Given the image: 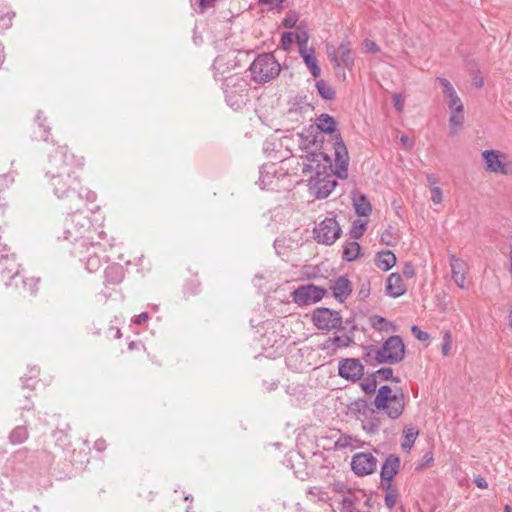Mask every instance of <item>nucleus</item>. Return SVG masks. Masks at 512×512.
<instances>
[{
	"label": "nucleus",
	"mask_w": 512,
	"mask_h": 512,
	"mask_svg": "<svg viewBox=\"0 0 512 512\" xmlns=\"http://www.w3.org/2000/svg\"><path fill=\"white\" fill-rule=\"evenodd\" d=\"M73 166L82 167L83 158H76L74 155L68 157L67 146H57L49 156L46 175L50 177V184L54 194L62 200L67 201L70 210L78 211L83 204V198L94 201V192L83 189L81 181Z\"/></svg>",
	"instance_id": "obj_1"
},
{
	"label": "nucleus",
	"mask_w": 512,
	"mask_h": 512,
	"mask_svg": "<svg viewBox=\"0 0 512 512\" xmlns=\"http://www.w3.org/2000/svg\"><path fill=\"white\" fill-rule=\"evenodd\" d=\"M307 163L304 164L303 172H314L315 175L309 180L310 189L318 199H324L336 187V181L327 174L331 168L330 157L322 152L310 153L306 155Z\"/></svg>",
	"instance_id": "obj_2"
},
{
	"label": "nucleus",
	"mask_w": 512,
	"mask_h": 512,
	"mask_svg": "<svg viewBox=\"0 0 512 512\" xmlns=\"http://www.w3.org/2000/svg\"><path fill=\"white\" fill-rule=\"evenodd\" d=\"M316 125L320 131L330 135L334 134L335 174L340 179H346L348 177L349 164L348 150L340 133H336L335 119L323 113L317 118Z\"/></svg>",
	"instance_id": "obj_3"
},
{
	"label": "nucleus",
	"mask_w": 512,
	"mask_h": 512,
	"mask_svg": "<svg viewBox=\"0 0 512 512\" xmlns=\"http://www.w3.org/2000/svg\"><path fill=\"white\" fill-rule=\"evenodd\" d=\"M373 405L378 412H383L388 418L395 420L405 409L406 396L400 388L392 389L383 385L378 389Z\"/></svg>",
	"instance_id": "obj_4"
},
{
	"label": "nucleus",
	"mask_w": 512,
	"mask_h": 512,
	"mask_svg": "<svg viewBox=\"0 0 512 512\" xmlns=\"http://www.w3.org/2000/svg\"><path fill=\"white\" fill-rule=\"evenodd\" d=\"M63 239L75 244L78 248H87L92 243L91 234L94 232L90 220L81 214L65 219Z\"/></svg>",
	"instance_id": "obj_5"
},
{
	"label": "nucleus",
	"mask_w": 512,
	"mask_h": 512,
	"mask_svg": "<svg viewBox=\"0 0 512 512\" xmlns=\"http://www.w3.org/2000/svg\"><path fill=\"white\" fill-rule=\"evenodd\" d=\"M223 89L227 104L235 110L248 101L249 83L241 76L231 75L224 78Z\"/></svg>",
	"instance_id": "obj_6"
},
{
	"label": "nucleus",
	"mask_w": 512,
	"mask_h": 512,
	"mask_svg": "<svg viewBox=\"0 0 512 512\" xmlns=\"http://www.w3.org/2000/svg\"><path fill=\"white\" fill-rule=\"evenodd\" d=\"M249 69L256 83H267L279 75L281 67L271 53H264L254 59Z\"/></svg>",
	"instance_id": "obj_7"
},
{
	"label": "nucleus",
	"mask_w": 512,
	"mask_h": 512,
	"mask_svg": "<svg viewBox=\"0 0 512 512\" xmlns=\"http://www.w3.org/2000/svg\"><path fill=\"white\" fill-rule=\"evenodd\" d=\"M20 269L21 265L17 263L16 255L0 241V276L1 280H9L5 282L6 287L11 286L12 281L20 277Z\"/></svg>",
	"instance_id": "obj_8"
},
{
	"label": "nucleus",
	"mask_w": 512,
	"mask_h": 512,
	"mask_svg": "<svg viewBox=\"0 0 512 512\" xmlns=\"http://www.w3.org/2000/svg\"><path fill=\"white\" fill-rule=\"evenodd\" d=\"M341 228L334 218H325L314 228V236L318 243L332 245L341 235Z\"/></svg>",
	"instance_id": "obj_9"
},
{
	"label": "nucleus",
	"mask_w": 512,
	"mask_h": 512,
	"mask_svg": "<svg viewBox=\"0 0 512 512\" xmlns=\"http://www.w3.org/2000/svg\"><path fill=\"white\" fill-rule=\"evenodd\" d=\"M322 287L307 284L301 285L292 293L293 301L300 306H307L319 302L325 295Z\"/></svg>",
	"instance_id": "obj_10"
},
{
	"label": "nucleus",
	"mask_w": 512,
	"mask_h": 512,
	"mask_svg": "<svg viewBox=\"0 0 512 512\" xmlns=\"http://www.w3.org/2000/svg\"><path fill=\"white\" fill-rule=\"evenodd\" d=\"M384 363L395 364L400 362L405 355V346L399 336H390L380 347Z\"/></svg>",
	"instance_id": "obj_11"
},
{
	"label": "nucleus",
	"mask_w": 512,
	"mask_h": 512,
	"mask_svg": "<svg viewBox=\"0 0 512 512\" xmlns=\"http://www.w3.org/2000/svg\"><path fill=\"white\" fill-rule=\"evenodd\" d=\"M314 325L321 330L337 329L342 324L340 313L328 308H318L313 312Z\"/></svg>",
	"instance_id": "obj_12"
},
{
	"label": "nucleus",
	"mask_w": 512,
	"mask_h": 512,
	"mask_svg": "<svg viewBox=\"0 0 512 512\" xmlns=\"http://www.w3.org/2000/svg\"><path fill=\"white\" fill-rule=\"evenodd\" d=\"M101 245L93 242L87 245V248L74 247L73 254L86 263L89 272H95L101 267V259L98 251H101Z\"/></svg>",
	"instance_id": "obj_13"
},
{
	"label": "nucleus",
	"mask_w": 512,
	"mask_h": 512,
	"mask_svg": "<svg viewBox=\"0 0 512 512\" xmlns=\"http://www.w3.org/2000/svg\"><path fill=\"white\" fill-rule=\"evenodd\" d=\"M377 467V459L368 452L356 453L351 460L352 471L358 476L372 474Z\"/></svg>",
	"instance_id": "obj_14"
},
{
	"label": "nucleus",
	"mask_w": 512,
	"mask_h": 512,
	"mask_svg": "<svg viewBox=\"0 0 512 512\" xmlns=\"http://www.w3.org/2000/svg\"><path fill=\"white\" fill-rule=\"evenodd\" d=\"M338 372L346 380L357 381L363 376L364 367L359 359L346 358L339 362Z\"/></svg>",
	"instance_id": "obj_15"
},
{
	"label": "nucleus",
	"mask_w": 512,
	"mask_h": 512,
	"mask_svg": "<svg viewBox=\"0 0 512 512\" xmlns=\"http://www.w3.org/2000/svg\"><path fill=\"white\" fill-rule=\"evenodd\" d=\"M400 468V458L396 454H389L382 467H381V479L383 486L387 489L390 488L391 482L394 476L398 473Z\"/></svg>",
	"instance_id": "obj_16"
},
{
	"label": "nucleus",
	"mask_w": 512,
	"mask_h": 512,
	"mask_svg": "<svg viewBox=\"0 0 512 512\" xmlns=\"http://www.w3.org/2000/svg\"><path fill=\"white\" fill-rule=\"evenodd\" d=\"M482 156L486 163V170L491 173L507 175L508 169L505 163L500 159L502 154L496 150H485Z\"/></svg>",
	"instance_id": "obj_17"
},
{
	"label": "nucleus",
	"mask_w": 512,
	"mask_h": 512,
	"mask_svg": "<svg viewBox=\"0 0 512 512\" xmlns=\"http://www.w3.org/2000/svg\"><path fill=\"white\" fill-rule=\"evenodd\" d=\"M437 81L442 87V93L448 108L450 110L464 108L463 103L459 96L457 95L452 84L445 78H438Z\"/></svg>",
	"instance_id": "obj_18"
},
{
	"label": "nucleus",
	"mask_w": 512,
	"mask_h": 512,
	"mask_svg": "<svg viewBox=\"0 0 512 512\" xmlns=\"http://www.w3.org/2000/svg\"><path fill=\"white\" fill-rule=\"evenodd\" d=\"M450 267L452 279L454 280L455 284L461 289L466 288L465 279L468 270L467 264L462 259L456 257L455 255H451Z\"/></svg>",
	"instance_id": "obj_19"
},
{
	"label": "nucleus",
	"mask_w": 512,
	"mask_h": 512,
	"mask_svg": "<svg viewBox=\"0 0 512 512\" xmlns=\"http://www.w3.org/2000/svg\"><path fill=\"white\" fill-rule=\"evenodd\" d=\"M386 292L393 298L399 297L406 292V286L403 283L400 274L392 273L388 276L386 281Z\"/></svg>",
	"instance_id": "obj_20"
},
{
	"label": "nucleus",
	"mask_w": 512,
	"mask_h": 512,
	"mask_svg": "<svg viewBox=\"0 0 512 512\" xmlns=\"http://www.w3.org/2000/svg\"><path fill=\"white\" fill-rule=\"evenodd\" d=\"M348 412L356 419L362 421L363 418L371 415V408L364 399H357L351 402L348 406Z\"/></svg>",
	"instance_id": "obj_21"
},
{
	"label": "nucleus",
	"mask_w": 512,
	"mask_h": 512,
	"mask_svg": "<svg viewBox=\"0 0 512 512\" xmlns=\"http://www.w3.org/2000/svg\"><path fill=\"white\" fill-rule=\"evenodd\" d=\"M333 295L336 299L343 301L352 292L351 282L345 277H339L332 286Z\"/></svg>",
	"instance_id": "obj_22"
},
{
	"label": "nucleus",
	"mask_w": 512,
	"mask_h": 512,
	"mask_svg": "<svg viewBox=\"0 0 512 512\" xmlns=\"http://www.w3.org/2000/svg\"><path fill=\"white\" fill-rule=\"evenodd\" d=\"M299 53L301 57L303 58L304 63L310 70L311 74L314 78H317L320 76L321 69L318 66L317 59L314 54L313 48H307V49H300Z\"/></svg>",
	"instance_id": "obj_23"
},
{
	"label": "nucleus",
	"mask_w": 512,
	"mask_h": 512,
	"mask_svg": "<svg viewBox=\"0 0 512 512\" xmlns=\"http://www.w3.org/2000/svg\"><path fill=\"white\" fill-rule=\"evenodd\" d=\"M353 340L354 334L352 331L343 335H334L333 337L328 338V340L324 343V348L329 349L331 347H348L351 343H353Z\"/></svg>",
	"instance_id": "obj_24"
},
{
	"label": "nucleus",
	"mask_w": 512,
	"mask_h": 512,
	"mask_svg": "<svg viewBox=\"0 0 512 512\" xmlns=\"http://www.w3.org/2000/svg\"><path fill=\"white\" fill-rule=\"evenodd\" d=\"M375 264L379 269L388 271L396 264V256L390 250L378 252Z\"/></svg>",
	"instance_id": "obj_25"
},
{
	"label": "nucleus",
	"mask_w": 512,
	"mask_h": 512,
	"mask_svg": "<svg viewBox=\"0 0 512 512\" xmlns=\"http://www.w3.org/2000/svg\"><path fill=\"white\" fill-rule=\"evenodd\" d=\"M338 52L340 54L341 65H344L348 69H352L354 65V53L351 48L349 41H343L339 47Z\"/></svg>",
	"instance_id": "obj_26"
},
{
	"label": "nucleus",
	"mask_w": 512,
	"mask_h": 512,
	"mask_svg": "<svg viewBox=\"0 0 512 512\" xmlns=\"http://www.w3.org/2000/svg\"><path fill=\"white\" fill-rule=\"evenodd\" d=\"M383 355L381 354L380 347L369 345L364 347L363 359L369 365H378L384 363L382 361Z\"/></svg>",
	"instance_id": "obj_27"
},
{
	"label": "nucleus",
	"mask_w": 512,
	"mask_h": 512,
	"mask_svg": "<svg viewBox=\"0 0 512 512\" xmlns=\"http://www.w3.org/2000/svg\"><path fill=\"white\" fill-rule=\"evenodd\" d=\"M451 115L449 118L450 135L454 136L457 134L460 127L464 123V108L450 110Z\"/></svg>",
	"instance_id": "obj_28"
},
{
	"label": "nucleus",
	"mask_w": 512,
	"mask_h": 512,
	"mask_svg": "<svg viewBox=\"0 0 512 512\" xmlns=\"http://www.w3.org/2000/svg\"><path fill=\"white\" fill-rule=\"evenodd\" d=\"M361 422L363 430L369 434L376 433L381 426V420L378 416L375 415L374 410H371V415L363 418Z\"/></svg>",
	"instance_id": "obj_29"
},
{
	"label": "nucleus",
	"mask_w": 512,
	"mask_h": 512,
	"mask_svg": "<svg viewBox=\"0 0 512 512\" xmlns=\"http://www.w3.org/2000/svg\"><path fill=\"white\" fill-rule=\"evenodd\" d=\"M29 437L26 426H17L9 434V442L13 445L24 443Z\"/></svg>",
	"instance_id": "obj_30"
},
{
	"label": "nucleus",
	"mask_w": 512,
	"mask_h": 512,
	"mask_svg": "<svg viewBox=\"0 0 512 512\" xmlns=\"http://www.w3.org/2000/svg\"><path fill=\"white\" fill-rule=\"evenodd\" d=\"M354 208L359 216H368L372 207L365 195H359L354 199Z\"/></svg>",
	"instance_id": "obj_31"
},
{
	"label": "nucleus",
	"mask_w": 512,
	"mask_h": 512,
	"mask_svg": "<svg viewBox=\"0 0 512 512\" xmlns=\"http://www.w3.org/2000/svg\"><path fill=\"white\" fill-rule=\"evenodd\" d=\"M361 247L357 242L346 243L343 247V259L351 262L358 258Z\"/></svg>",
	"instance_id": "obj_32"
},
{
	"label": "nucleus",
	"mask_w": 512,
	"mask_h": 512,
	"mask_svg": "<svg viewBox=\"0 0 512 512\" xmlns=\"http://www.w3.org/2000/svg\"><path fill=\"white\" fill-rule=\"evenodd\" d=\"M371 326L378 331H389L394 330L395 327L389 323L384 317L379 315H374L370 317Z\"/></svg>",
	"instance_id": "obj_33"
},
{
	"label": "nucleus",
	"mask_w": 512,
	"mask_h": 512,
	"mask_svg": "<svg viewBox=\"0 0 512 512\" xmlns=\"http://www.w3.org/2000/svg\"><path fill=\"white\" fill-rule=\"evenodd\" d=\"M316 88L320 96L325 100H332L335 97L334 89L324 80L317 81Z\"/></svg>",
	"instance_id": "obj_34"
},
{
	"label": "nucleus",
	"mask_w": 512,
	"mask_h": 512,
	"mask_svg": "<svg viewBox=\"0 0 512 512\" xmlns=\"http://www.w3.org/2000/svg\"><path fill=\"white\" fill-rule=\"evenodd\" d=\"M22 283L23 289L31 295H34L38 292L40 278L35 276L22 277Z\"/></svg>",
	"instance_id": "obj_35"
},
{
	"label": "nucleus",
	"mask_w": 512,
	"mask_h": 512,
	"mask_svg": "<svg viewBox=\"0 0 512 512\" xmlns=\"http://www.w3.org/2000/svg\"><path fill=\"white\" fill-rule=\"evenodd\" d=\"M419 434V431L415 428H408L404 431V442L401 446L404 450L408 451L414 445V442Z\"/></svg>",
	"instance_id": "obj_36"
},
{
	"label": "nucleus",
	"mask_w": 512,
	"mask_h": 512,
	"mask_svg": "<svg viewBox=\"0 0 512 512\" xmlns=\"http://www.w3.org/2000/svg\"><path fill=\"white\" fill-rule=\"evenodd\" d=\"M340 512H355L354 508V497L352 494L343 496V498L340 501Z\"/></svg>",
	"instance_id": "obj_37"
},
{
	"label": "nucleus",
	"mask_w": 512,
	"mask_h": 512,
	"mask_svg": "<svg viewBox=\"0 0 512 512\" xmlns=\"http://www.w3.org/2000/svg\"><path fill=\"white\" fill-rule=\"evenodd\" d=\"M294 38H295L297 44L299 45V50L307 49L309 35L306 30H301L298 27L297 32L294 34Z\"/></svg>",
	"instance_id": "obj_38"
},
{
	"label": "nucleus",
	"mask_w": 512,
	"mask_h": 512,
	"mask_svg": "<svg viewBox=\"0 0 512 512\" xmlns=\"http://www.w3.org/2000/svg\"><path fill=\"white\" fill-rule=\"evenodd\" d=\"M366 230V223L360 221H354L350 230V235L353 239H359L362 237Z\"/></svg>",
	"instance_id": "obj_39"
},
{
	"label": "nucleus",
	"mask_w": 512,
	"mask_h": 512,
	"mask_svg": "<svg viewBox=\"0 0 512 512\" xmlns=\"http://www.w3.org/2000/svg\"><path fill=\"white\" fill-rule=\"evenodd\" d=\"M381 242L387 246L396 244V237L392 227H389L381 234Z\"/></svg>",
	"instance_id": "obj_40"
},
{
	"label": "nucleus",
	"mask_w": 512,
	"mask_h": 512,
	"mask_svg": "<svg viewBox=\"0 0 512 512\" xmlns=\"http://www.w3.org/2000/svg\"><path fill=\"white\" fill-rule=\"evenodd\" d=\"M297 21H298L297 13L295 11L290 10L289 12H287L285 18L283 19L282 25L285 28L290 29L296 25Z\"/></svg>",
	"instance_id": "obj_41"
},
{
	"label": "nucleus",
	"mask_w": 512,
	"mask_h": 512,
	"mask_svg": "<svg viewBox=\"0 0 512 512\" xmlns=\"http://www.w3.org/2000/svg\"><path fill=\"white\" fill-rule=\"evenodd\" d=\"M452 344V334L450 331H445L443 334V342H442V354L444 356H448L451 350Z\"/></svg>",
	"instance_id": "obj_42"
},
{
	"label": "nucleus",
	"mask_w": 512,
	"mask_h": 512,
	"mask_svg": "<svg viewBox=\"0 0 512 512\" xmlns=\"http://www.w3.org/2000/svg\"><path fill=\"white\" fill-rule=\"evenodd\" d=\"M378 377L382 380H393L395 382H400L399 378L393 377V370L391 368H381L377 371Z\"/></svg>",
	"instance_id": "obj_43"
},
{
	"label": "nucleus",
	"mask_w": 512,
	"mask_h": 512,
	"mask_svg": "<svg viewBox=\"0 0 512 512\" xmlns=\"http://www.w3.org/2000/svg\"><path fill=\"white\" fill-rule=\"evenodd\" d=\"M362 390L367 393H373L376 390L377 384L375 379H364L361 383Z\"/></svg>",
	"instance_id": "obj_44"
},
{
	"label": "nucleus",
	"mask_w": 512,
	"mask_h": 512,
	"mask_svg": "<svg viewBox=\"0 0 512 512\" xmlns=\"http://www.w3.org/2000/svg\"><path fill=\"white\" fill-rule=\"evenodd\" d=\"M293 39H294V33H291V32L283 33V35L281 37V47L284 50H288L293 42Z\"/></svg>",
	"instance_id": "obj_45"
},
{
	"label": "nucleus",
	"mask_w": 512,
	"mask_h": 512,
	"mask_svg": "<svg viewBox=\"0 0 512 512\" xmlns=\"http://www.w3.org/2000/svg\"><path fill=\"white\" fill-rule=\"evenodd\" d=\"M411 331L413 335L420 341H426L429 339V334L427 332L422 331L418 326L413 325L411 327Z\"/></svg>",
	"instance_id": "obj_46"
},
{
	"label": "nucleus",
	"mask_w": 512,
	"mask_h": 512,
	"mask_svg": "<svg viewBox=\"0 0 512 512\" xmlns=\"http://www.w3.org/2000/svg\"><path fill=\"white\" fill-rule=\"evenodd\" d=\"M363 48L367 53H377L379 51L378 45L370 39H365L363 41Z\"/></svg>",
	"instance_id": "obj_47"
},
{
	"label": "nucleus",
	"mask_w": 512,
	"mask_h": 512,
	"mask_svg": "<svg viewBox=\"0 0 512 512\" xmlns=\"http://www.w3.org/2000/svg\"><path fill=\"white\" fill-rule=\"evenodd\" d=\"M332 487L335 492L341 493V494H343V496L352 494L351 490L349 488H347V486L342 482H334Z\"/></svg>",
	"instance_id": "obj_48"
},
{
	"label": "nucleus",
	"mask_w": 512,
	"mask_h": 512,
	"mask_svg": "<svg viewBox=\"0 0 512 512\" xmlns=\"http://www.w3.org/2000/svg\"><path fill=\"white\" fill-rule=\"evenodd\" d=\"M327 53L329 60L334 64L335 67H340L341 62L336 54V50L333 46L327 47Z\"/></svg>",
	"instance_id": "obj_49"
},
{
	"label": "nucleus",
	"mask_w": 512,
	"mask_h": 512,
	"mask_svg": "<svg viewBox=\"0 0 512 512\" xmlns=\"http://www.w3.org/2000/svg\"><path fill=\"white\" fill-rule=\"evenodd\" d=\"M431 200L434 204H439L442 202V190L437 187H431Z\"/></svg>",
	"instance_id": "obj_50"
},
{
	"label": "nucleus",
	"mask_w": 512,
	"mask_h": 512,
	"mask_svg": "<svg viewBox=\"0 0 512 512\" xmlns=\"http://www.w3.org/2000/svg\"><path fill=\"white\" fill-rule=\"evenodd\" d=\"M309 493L311 495L316 496L321 501H325L329 498L328 494L325 491H323L321 488H318V487L311 488L309 490Z\"/></svg>",
	"instance_id": "obj_51"
},
{
	"label": "nucleus",
	"mask_w": 512,
	"mask_h": 512,
	"mask_svg": "<svg viewBox=\"0 0 512 512\" xmlns=\"http://www.w3.org/2000/svg\"><path fill=\"white\" fill-rule=\"evenodd\" d=\"M385 504L388 508L392 509L395 504H396V501H397V496L393 493H387L385 495Z\"/></svg>",
	"instance_id": "obj_52"
},
{
	"label": "nucleus",
	"mask_w": 512,
	"mask_h": 512,
	"mask_svg": "<svg viewBox=\"0 0 512 512\" xmlns=\"http://www.w3.org/2000/svg\"><path fill=\"white\" fill-rule=\"evenodd\" d=\"M403 275L407 278H413L415 276V269L411 263H405L403 268Z\"/></svg>",
	"instance_id": "obj_53"
},
{
	"label": "nucleus",
	"mask_w": 512,
	"mask_h": 512,
	"mask_svg": "<svg viewBox=\"0 0 512 512\" xmlns=\"http://www.w3.org/2000/svg\"><path fill=\"white\" fill-rule=\"evenodd\" d=\"M393 103L397 111H402L404 105V99L400 94L393 95Z\"/></svg>",
	"instance_id": "obj_54"
},
{
	"label": "nucleus",
	"mask_w": 512,
	"mask_h": 512,
	"mask_svg": "<svg viewBox=\"0 0 512 512\" xmlns=\"http://www.w3.org/2000/svg\"><path fill=\"white\" fill-rule=\"evenodd\" d=\"M149 318V315L147 312H142L141 314L137 315L135 318H134V323L137 324V325H141L143 323H145Z\"/></svg>",
	"instance_id": "obj_55"
},
{
	"label": "nucleus",
	"mask_w": 512,
	"mask_h": 512,
	"mask_svg": "<svg viewBox=\"0 0 512 512\" xmlns=\"http://www.w3.org/2000/svg\"><path fill=\"white\" fill-rule=\"evenodd\" d=\"M474 483L476 484V486L478 488H481V489H486L488 487L487 481L485 480V478H483L481 476L476 477L474 479Z\"/></svg>",
	"instance_id": "obj_56"
},
{
	"label": "nucleus",
	"mask_w": 512,
	"mask_h": 512,
	"mask_svg": "<svg viewBox=\"0 0 512 512\" xmlns=\"http://www.w3.org/2000/svg\"><path fill=\"white\" fill-rule=\"evenodd\" d=\"M217 0H200V8L201 10H206L214 6Z\"/></svg>",
	"instance_id": "obj_57"
},
{
	"label": "nucleus",
	"mask_w": 512,
	"mask_h": 512,
	"mask_svg": "<svg viewBox=\"0 0 512 512\" xmlns=\"http://www.w3.org/2000/svg\"><path fill=\"white\" fill-rule=\"evenodd\" d=\"M283 2H284V0H260V3L265 4V5H270L272 7L279 6Z\"/></svg>",
	"instance_id": "obj_58"
},
{
	"label": "nucleus",
	"mask_w": 512,
	"mask_h": 512,
	"mask_svg": "<svg viewBox=\"0 0 512 512\" xmlns=\"http://www.w3.org/2000/svg\"><path fill=\"white\" fill-rule=\"evenodd\" d=\"M94 448L98 451H103L106 448V442L104 440H97L94 444Z\"/></svg>",
	"instance_id": "obj_59"
},
{
	"label": "nucleus",
	"mask_w": 512,
	"mask_h": 512,
	"mask_svg": "<svg viewBox=\"0 0 512 512\" xmlns=\"http://www.w3.org/2000/svg\"><path fill=\"white\" fill-rule=\"evenodd\" d=\"M427 182L434 187V185L438 182V178L434 174H428Z\"/></svg>",
	"instance_id": "obj_60"
},
{
	"label": "nucleus",
	"mask_w": 512,
	"mask_h": 512,
	"mask_svg": "<svg viewBox=\"0 0 512 512\" xmlns=\"http://www.w3.org/2000/svg\"><path fill=\"white\" fill-rule=\"evenodd\" d=\"M509 263H510V268H509V271L512 275V237H511V250H510V253H509Z\"/></svg>",
	"instance_id": "obj_61"
},
{
	"label": "nucleus",
	"mask_w": 512,
	"mask_h": 512,
	"mask_svg": "<svg viewBox=\"0 0 512 512\" xmlns=\"http://www.w3.org/2000/svg\"><path fill=\"white\" fill-rule=\"evenodd\" d=\"M400 141H401L404 145H407V144H409L410 139H409V137H408V136L403 135V136H401Z\"/></svg>",
	"instance_id": "obj_62"
},
{
	"label": "nucleus",
	"mask_w": 512,
	"mask_h": 512,
	"mask_svg": "<svg viewBox=\"0 0 512 512\" xmlns=\"http://www.w3.org/2000/svg\"><path fill=\"white\" fill-rule=\"evenodd\" d=\"M348 440H351L350 436H344V437L340 438L339 441H343L342 445L346 446V445H348Z\"/></svg>",
	"instance_id": "obj_63"
},
{
	"label": "nucleus",
	"mask_w": 512,
	"mask_h": 512,
	"mask_svg": "<svg viewBox=\"0 0 512 512\" xmlns=\"http://www.w3.org/2000/svg\"><path fill=\"white\" fill-rule=\"evenodd\" d=\"M508 321H509V325L510 327L512 328V309L510 310L509 312V315H508Z\"/></svg>",
	"instance_id": "obj_64"
}]
</instances>
